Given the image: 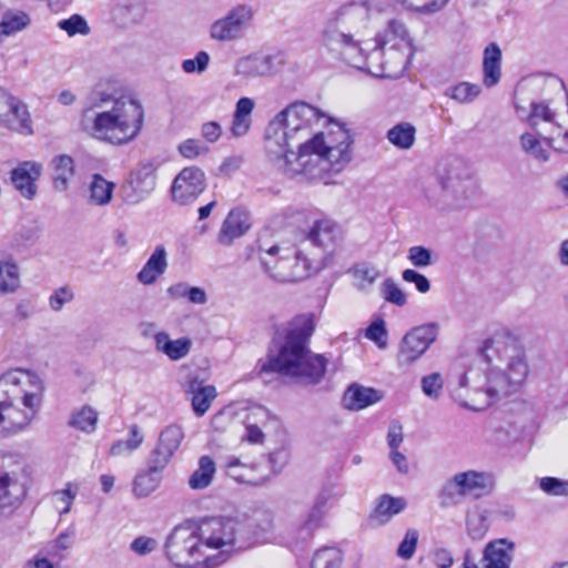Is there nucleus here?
I'll return each mask as SVG.
<instances>
[{
	"label": "nucleus",
	"instance_id": "nucleus-1",
	"mask_svg": "<svg viewBox=\"0 0 568 568\" xmlns=\"http://www.w3.org/2000/svg\"><path fill=\"white\" fill-rule=\"evenodd\" d=\"M483 356L490 364L481 383L477 372L469 371L458 379L454 398L464 407L483 410L519 389L527 379L529 367L526 354L510 335H497L485 343Z\"/></svg>",
	"mask_w": 568,
	"mask_h": 568
},
{
	"label": "nucleus",
	"instance_id": "nucleus-2",
	"mask_svg": "<svg viewBox=\"0 0 568 568\" xmlns=\"http://www.w3.org/2000/svg\"><path fill=\"white\" fill-rule=\"evenodd\" d=\"M314 314H301L278 329L273 343L275 352L270 353L262 371L274 372L302 385H317L322 382L327 359L313 353L310 338L315 329Z\"/></svg>",
	"mask_w": 568,
	"mask_h": 568
},
{
	"label": "nucleus",
	"instance_id": "nucleus-3",
	"mask_svg": "<svg viewBox=\"0 0 568 568\" xmlns=\"http://www.w3.org/2000/svg\"><path fill=\"white\" fill-rule=\"evenodd\" d=\"M321 118L320 111L305 102H294L268 122L264 133L267 162L291 179L298 176L301 146L311 140L312 128Z\"/></svg>",
	"mask_w": 568,
	"mask_h": 568
},
{
	"label": "nucleus",
	"instance_id": "nucleus-4",
	"mask_svg": "<svg viewBox=\"0 0 568 568\" xmlns=\"http://www.w3.org/2000/svg\"><path fill=\"white\" fill-rule=\"evenodd\" d=\"M144 111L141 103L130 95L119 97L94 90L90 104L83 111L81 125L91 136L111 144H125L138 136L142 129Z\"/></svg>",
	"mask_w": 568,
	"mask_h": 568
},
{
	"label": "nucleus",
	"instance_id": "nucleus-5",
	"mask_svg": "<svg viewBox=\"0 0 568 568\" xmlns=\"http://www.w3.org/2000/svg\"><path fill=\"white\" fill-rule=\"evenodd\" d=\"M43 381L28 371L17 369L0 377V434L13 435L31 424L39 413Z\"/></svg>",
	"mask_w": 568,
	"mask_h": 568
},
{
	"label": "nucleus",
	"instance_id": "nucleus-6",
	"mask_svg": "<svg viewBox=\"0 0 568 568\" xmlns=\"http://www.w3.org/2000/svg\"><path fill=\"white\" fill-rule=\"evenodd\" d=\"M371 2H348L332 11L321 30V44L334 59L362 69L364 53L357 38L371 18Z\"/></svg>",
	"mask_w": 568,
	"mask_h": 568
},
{
	"label": "nucleus",
	"instance_id": "nucleus-7",
	"mask_svg": "<svg viewBox=\"0 0 568 568\" xmlns=\"http://www.w3.org/2000/svg\"><path fill=\"white\" fill-rule=\"evenodd\" d=\"M352 135L344 125L333 123L326 132L312 135L311 140L301 146L298 176L301 181L323 179L331 171H341L351 161Z\"/></svg>",
	"mask_w": 568,
	"mask_h": 568
},
{
	"label": "nucleus",
	"instance_id": "nucleus-8",
	"mask_svg": "<svg viewBox=\"0 0 568 568\" xmlns=\"http://www.w3.org/2000/svg\"><path fill=\"white\" fill-rule=\"evenodd\" d=\"M476 191L470 169L455 158L440 164L435 182L425 189V196L429 205L439 211H458L469 204Z\"/></svg>",
	"mask_w": 568,
	"mask_h": 568
},
{
	"label": "nucleus",
	"instance_id": "nucleus-9",
	"mask_svg": "<svg viewBox=\"0 0 568 568\" xmlns=\"http://www.w3.org/2000/svg\"><path fill=\"white\" fill-rule=\"evenodd\" d=\"M253 253L263 272L278 283L302 281L310 275L311 270H320L324 266L312 265L311 260L303 252L290 246L258 242Z\"/></svg>",
	"mask_w": 568,
	"mask_h": 568
},
{
	"label": "nucleus",
	"instance_id": "nucleus-10",
	"mask_svg": "<svg viewBox=\"0 0 568 568\" xmlns=\"http://www.w3.org/2000/svg\"><path fill=\"white\" fill-rule=\"evenodd\" d=\"M169 559L178 567H192L201 562L206 568H214L226 561V551L210 555L206 552L196 523L176 526L165 542Z\"/></svg>",
	"mask_w": 568,
	"mask_h": 568
},
{
	"label": "nucleus",
	"instance_id": "nucleus-11",
	"mask_svg": "<svg viewBox=\"0 0 568 568\" xmlns=\"http://www.w3.org/2000/svg\"><path fill=\"white\" fill-rule=\"evenodd\" d=\"M200 537L203 539L206 552L209 550L226 551V559L232 554L241 523L232 517H210L197 523Z\"/></svg>",
	"mask_w": 568,
	"mask_h": 568
},
{
	"label": "nucleus",
	"instance_id": "nucleus-12",
	"mask_svg": "<svg viewBox=\"0 0 568 568\" xmlns=\"http://www.w3.org/2000/svg\"><path fill=\"white\" fill-rule=\"evenodd\" d=\"M253 18L254 10L251 6L239 4L211 24L210 37L221 42L239 40L251 27Z\"/></svg>",
	"mask_w": 568,
	"mask_h": 568
},
{
	"label": "nucleus",
	"instance_id": "nucleus-13",
	"mask_svg": "<svg viewBox=\"0 0 568 568\" xmlns=\"http://www.w3.org/2000/svg\"><path fill=\"white\" fill-rule=\"evenodd\" d=\"M386 44L387 41H382L367 57H364L361 70L366 69L369 73L379 78L395 79L400 77L406 69V55L395 49L394 45L385 50Z\"/></svg>",
	"mask_w": 568,
	"mask_h": 568
},
{
	"label": "nucleus",
	"instance_id": "nucleus-14",
	"mask_svg": "<svg viewBox=\"0 0 568 568\" xmlns=\"http://www.w3.org/2000/svg\"><path fill=\"white\" fill-rule=\"evenodd\" d=\"M437 334L438 325L435 323L416 326L407 332L399 344L398 366L407 367L418 361L436 341Z\"/></svg>",
	"mask_w": 568,
	"mask_h": 568
},
{
	"label": "nucleus",
	"instance_id": "nucleus-15",
	"mask_svg": "<svg viewBox=\"0 0 568 568\" xmlns=\"http://www.w3.org/2000/svg\"><path fill=\"white\" fill-rule=\"evenodd\" d=\"M206 189V174L195 165L186 166L174 178L171 186V199L179 205H189Z\"/></svg>",
	"mask_w": 568,
	"mask_h": 568
},
{
	"label": "nucleus",
	"instance_id": "nucleus-16",
	"mask_svg": "<svg viewBox=\"0 0 568 568\" xmlns=\"http://www.w3.org/2000/svg\"><path fill=\"white\" fill-rule=\"evenodd\" d=\"M494 486V476L490 473L467 470L455 474L444 486V491L450 496L480 497Z\"/></svg>",
	"mask_w": 568,
	"mask_h": 568
},
{
	"label": "nucleus",
	"instance_id": "nucleus-17",
	"mask_svg": "<svg viewBox=\"0 0 568 568\" xmlns=\"http://www.w3.org/2000/svg\"><path fill=\"white\" fill-rule=\"evenodd\" d=\"M0 124L20 134L32 133L27 106L3 89H0Z\"/></svg>",
	"mask_w": 568,
	"mask_h": 568
},
{
	"label": "nucleus",
	"instance_id": "nucleus-18",
	"mask_svg": "<svg viewBox=\"0 0 568 568\" xmlns=\"http://www.w3.org/2000/svg\"><path fill=\"white\" fill-rule=\"evenodd\" d=\"M156 174L152 162L141 163L130 174L128 185L123 187L124 201L129 204H138L144 201L155 189Z\"/></svg>",
	"mask_w": 568,
	"mask_h": 568
},
{
	"label": "nucleus",
	"instance_id": "nucleus-19",
	"mask_svg": "<svg viewBox=\"0 0 568 568\" xmlns=\"http://www.w3.org/2000/svg\"><path fill=\"white\" fill-rule=\"evenodd\" d=\"M305 241L322 253H331L343 241V231L329 219L317 220L308 230Z\"/></svg>",
	"mask_w": 568,
	"mask_h": 568
},
{
	"label": "nucleus",
	"instance_id": "nucleus-20",
	"mask_svg": "<svg viewBox=\"0 0 568 568\" xmlns=\"http://www.w3.org/2000/svg\"><path fill=\"white\" fill-rule=\"evenodd\" d=\"M42 169L39 162L24 161L11 171V182L26 199L31 200L37 194L36 181L41 176Z\"/></svg>",
	"mask_w": 568,
	"mask_h": 568
},
{
	"label": "nucleus",
	"instance_id": "nucleus-21",
	"mask_svg": "<svg viewBox=\"0 0 568 568\" xmlns=\"http://www.w3.org/2000/svg\"><path fill=\"white\" fill-rule=\"evenodd\" d=\"M251 227L247 213L241 210H232L224 220L219 233V242L222 245H231L235 239L244 235Z\"/></svg>",
	"mask_w": 568,
	"mask_h": 568
},
{
	"label": "nucleus",
	"instance_id": "nucleus-22",
	"mask_svg": "<svg viewBox=\"0 0 568 568\" xmlns=\"http://www.w3.org/2000/svg\"><path fill=\"white\" fill-rule=\"evenodd\" d=\"M168 265L166 250L163 245H158L136 274V280L143 285H151L165 273Z\"/></svg>",
	"mask_w": 568,
	"mask_h": 568
},
{
	"label": "nucleus",
	"instance_id": "nucleus-23",
	"mask_svg": "<svg viewBox=\"0 0 568 568\" xmlns=\"http://www.w3.org/2000/svg\"><path fill=\"white\" fill-rule=\"evenodd\" d=\"M235 71L246 79L270 75L273 72V58L264 54L244 57L237 61Z\"/></svg>",
	"mask_w": 568,
	"mask_h": 568
},
{
	"label": "nucleus",
	"instance_id": "nucleus-24",
	"mask_svg": "<svg viewBox=\"0 0 568 568\" xmlns=\"http://www.w3.org/2000/svg\"><path fill=\"white\" fill-rule=\"evenodd\" d=\"M382 399V395L378 390L364 387L362 385L353 384L351 385L343 397L344 406L351 410H361L376 404Z\"/></svg>",
	"mask_w": 568,
	"mask_h": 568
},
{
	"label": "nucleus",
	"instance_id": "nucleus-25",
	"mask_svg": "<svg viewBox=\"0 0 568 568\" xmlns=\"http://www.w3.org/2000/svg\"><path fill=\"white\" fill-rule=\"evenodd\" d=\"M514 545L506 539L489 542L484 551V568H509Z\"/></svg>",
	"mask_w": 568,
	"mask_h": 568
},
{
	"label": "nucleus",
	"instance_id": "nucleus-26",
	"mask_svg": "<svg viewBox=\"0 0 568 568\" xmlns=\"http://www.w3.org/2000/svg\"><path fill=\"white\" fill-rule=\"evenodd\" d=\"M21 285L20 268L11 255L0 252V295L13 294Z\"/></svg>",
	"mask_w": 568,
	"mask_h": 568
},
{
	"label": "nucleus",
	"instance_id": "nucleus-27",
	"mask_svg": "<svg viewBox=\"0 0 568 568\" xmlns=\"http://www.w3.org/2000/svg\"><path fill=\"white\" fill-rule=\"evenodd\" d=\"M187 393L192 396V408L197 416H203L217 396L213 385H203V382L196 378L190 381Z\"/></svg>",
	"mask_w": 568,
	"mask_h": 568
},
{
	"label": "nucleus",
	"instance_id": "nucleus-28",
	"mask_svg": "<svg viewBox=\"0 0 568 568\" xmlns=\"http://www.w3.org/2000/svg\"><path fill=\"white\" fill-rule=\"evenodd\" d=\"M270 422L278 423L275 417L271 416L267 409L263 407L253 408L247 416L245 439L251 444H262L264 442V433L257 423L266 427Z\"/></svg>",
	"mask_w": 568,
	"mask_h": 568
},
{
	"label": "nucleus",
	"instance_id": "nucleus-29",
	"mask_svg": "<svg viewBox=\"0 0 568 568\" xmlns=\"http://www.w3.org/2000/svg\"><path fill=\"white\" fill-rule=\"evenodd\" d=\"M52 181L57 191L63 192L69 187V181L74 175V161L70 155H57L51 161Z\"/></svg>",
	"mask_w": 568,
	"mask_h": 568
},
{
	"label": "nucleus",
	"instance_id": "nucleus-30",
	"mask_svg": "<svg viewBox=\"0 0 568 568\" xmlns=\"http://www.w3.org/2000/svg\"><path fill=\"white\" fill-rule=\"evenodd\" d=\"M26 495L23 485L16 475L0 474V507L13 506Z\"/></svg>",
	"mask_w": 568,
	"mask_h": 568
},
{
	"label": "nucleus",
	"instance_id": "nucleus-31",
	"mask_svg": "<svg viewBox=\"0 0 568 568\" xmlns=\"http://www.w3.org/2000/svg\"><path fill=\"white\" fill-rule=\"evenodd\" d=\"M501 51L496 43H490L484 51L483 69L484 84L488 88L496 85L500 80Z\"/></svg>",
	"mask_w": 568,
	"mask_h": 568
},
{
	"label": "nucleus",
	"instance_id": "nucleus-32",
	"mask_svg": "<svg viewBox=\"0 0 568 568\" xmlns=\"http://www.w3.org/2000/svg\"><path fill=\"white\" fill-rule=\"evenodd\" d=\"M162 479V473L146 466L145 469L136 474L133 480L132 491L138 498L148 497L159 488Z\"/></svg>",
	"mask_w": 568,
	"mask_h": 568
},
{
	"label": "nucleus",
	"instance_id": "nucleus-33",
	"mask_svg": "<svg viewBox=\"0 0 568 568\" xmlns=\"http://www.w3.org/2000/svg\"><path fill=\"white\" fill-rule=\"evenodd\" d=\"M406 500L402 497H393L389 495H383L371 515L372 520H376L378 524L384 525L390 520V518L406 508Z\"/></svg>",
	"mask_w": 568,
	"mask_h": 568
},
{
	"label": "nucleus",
	"instance_id": "nucleus-34",
	"mask_svg": "<svg viewBox=\"0 0 568 568\" xmlns=\"http://www.w3.org/2000/svg\"><path fill=\"white\" fill-rule=\"evenodd\" d=\"M114 183L104 179L101 174H93L89 184V201L93 205L104 206L112 200Z\"/></svg>",
	"mask_w": 568,
	"mask_h": 568
},
{
	"label": "nucleus",
	"instance_id": "nucleus-35",
	"mask_svg": "<svg viewBox=\"0 0 568 568\" xmlns=\"http://www.w3.org/2000/svg\"><path fill=\"white\" fill-rule=\"evenodd\" d=\"M144 438L142 429L136 424H133L129 427L128 438L113 443L110 454L112 456H129L142 446Z\"/></svg>",
	"mask_w": 568,
	"mask_h": 568
},
{
	"label": "nucleus",
	"instance_id": "nucleus-36",
	"mask_svg": "<svg viewBox=\"0 0 568 568\" xmlns=\"http://www.w3.org/2000/svg\"><path fill=\"white\" fill-rule=\"evenodd\" d=\"M354 280L357 290L364 291L371 287L379 277L378 268L369 262H359L354 264L348 271Z\"/></svg>",
	"mask_w": 568,
	"mask_h": 568
},
{
	"label": "nucleus",
	"instance_id": "nucleus-37",
	"mask_svg": "<svg viewBox=\"0 0 568 568\" xmlns=\"http://www.w3.org/2000/svg\"><path fill=\"white\" fill-rule=\"evenodd\" d=\"M215 470L214 460L210 456H202L199 460V468L189 478V486L195 490L209 487Z\"/></svg>",
	"mask_w": 568,
	"mask_h": 568
},
{
	"label": "nucleus",
	"instance_id": "nucleus-38",
	"mask_svg": "<svg viewBox=\"0 0 568 568\" xmlns=\"http://www.w3.org/2000/svg\"><path fill=\"white\" fill-rule=\"evenodd\" d=\"M329 498L331 494L326 490L317 495L310 513L307 514L306 519L301 526V528L306 530L308 535L321 526V523L326 514V506Z\"/></svg>",
	"mask_w": 568,
	"mask_h": 568
},
{
	"label": "nucleus",
	"instance_id": "nucleus-39",
	"mask_svg": "<svg viewBox=\"0 0 568 568\" xmlns=\"http://www.w3.org/2000/svg\"><path fill=\"white\" fill-rule=\"evenodd\" d=\"M539 136L555 151L568 153V128L565 129L561 124L555 122L551 123L550 128H540Z\"/></svg>",
	"mask_w": 568,
	"mask_h": 568
},
{
	"label": "nucleus",
	"instance_id": "nucleus-40",
	"mask_svg": "<svg viewBox=\"0 0 568 568\" xmlns=\"http://www.w3.org/2000/svg\"><path fill=\"white\" fill-rule=\"evenodd\" d=\"M416 129L408 122L394 125L387 132L388 141L398 149L408 150L415 142Z\"/></svg>",
	"mask_w": 568,
	"mask_h": 568
},
{
	"label": "nucleus",
	"instance_id": "nucleus-41",
	"mask_svg": "<svg viewBox=\"0 0 568 568\" xmlns=\"http://www.w3.org/2000/svg\"><path fill=\"white\" fill-rule=\"evenodd\" d=\"M184 437L183 428L180 425L171 424L161 430L156 445L174 456Z\"/></svg>",
	"mask_w": 568,
	"mask_h": 568
},
{
	"label": "nucleus",
	"instance_id": "nucleus-42",
	"mask_svg": "<svg viewBox=\"0 0 568 568\" xmlns=\"http://www.w3.org/2000/svg\"><path fill=\"white\" fill-rule=\"evenodd\" d=\"M97 424L98 413L93 407L89 405H84L79 410L73 412L69 422L71 427L88 434H91L95 430Z\"/></svg>",
	"mask_w": 568,
	"mask_h": 568
},
{
	"label": "nucleus",
	"instance_id": "nucleus-43",
	"mask_svg": "<svg viewBox=\"0 0 568 568\" xmlns=\"http://www.w3.org/2000/svg\"><path fill=\"white\" fill-rule=\"evenodd\" d=\"M168 294L173 298H187L190 303L204 305L207 294L202 287L190 286L186 283H176L168 288Z\"/></svg>",
	"mask_w": 568,
	"mask_h": 568
},
{
	"label": "nucleus",
	"instance_id": "nucleus-44",
	"mask_svg": "<svg viewBox=\"0 0 568 568\" xmlns=\"http://www.w3.org/2000/svg\"><path fill=\"white\" fill-rule=\"evenodd\" d=\"M528 124L539 135L540 128H550L555 123V113L549 109L548 104L544 102L531 103V112L527 119Z\"/></svg>",
	"mask_w": 568,
	"mask_h": 568
},
{
	"label": "nucleus",
	"instance_id": "nucleus-45",
	"mask_svg": "<svg viewBox=\"0 0 568 568\" xmlns=\"http://www.w3.org/2000/svg\"><path fill=\"white\" fill-rule=\"evenodd\" d=\"M31 22L29 14L23 11H8L3 14L0 22V33L10 36L27 28Z\"/></svg>",
	"mask_w": 568,
	"mask_h": 568
},
{
	"label": "nucleus",
	"instance_id": "nucleus-46",
	"mask_svg": "<svg viewBox=\"0 0 568 568\" xmlns=\"http://www.w3.org/2000/svg\"><path fill=\"white\" fill-rule=\"evenodd\" d=\"M140 0H123L114 9V18L122 24L136 22L142 17Z\"/></svg>",
	"mask_w": 568,
	"mask_h": 568
},
{
	"label": "nucleus",
	"instance_id": "nucleus-47",
	"mask_svg": "<svg viewBox=\"0 0 568 568\" xmlns=\"http://www.w3.org/2000/svg\"><path fill=\"white\" fill-rule=\"evenodd\" d=\"M481 92L478 84L469 82H460L445 90V95L456 100L458 103H470Z\"/></svg>",
	"mask_w": 568,
	"mask_h": 568
},
{
	"label": "nucleus",
	"instance_id": "nucleus-48",
	"mask_svg": "<svg viewBox=\"0 0 568 568\" xmlns=\"http://www.w3.org/2000/svg\"><path fill=\"white\" fill-rule=\"evenodd\" d=\"M521 150L538 162H547L549 154L546 149L542 148L539 139L530 132H525L519 138Z\"/></svg>",
	"mask_w": 568,
	"mask_h": 568
},
{
	"label": "nucleus",
	"instance_id": "nucleus-49",
	"mask_svg": "<svg viewBox=\"0 0 568 568\" xmlns=\"http://www.w3.org/2000/svg\"><path fill=\"white\" fill-rule=\"evenodd\" d=\"M343 556L333 547H325L314 554L311 568H341Z\"/></svg>",
	"mask_w": 568,
	"mask_h": 568
},
{
	"label": "nucleus",
	"instance_id": "nucleus-50",
	"mask_svg": "<svg viewBox=\"0 0 568 568\" xmlns=\"http://www.w3.org/2000/svg\"><path fill=\"white\" fill-rule=\"evenodd\" d=\"M226 474L229 477H231L232 479L240 484L257 486L264 483V480H256L251 478V468L242 464L239 459L230 460L226 464Z\"/></svg>",
	"mask_w": 568,
	"mask_h": 568
},
{
	"label": "nucleus",
	"instance_id": "nucleus-51",
	"mask_svg": "<svg viewBox=\"0 0 568 568\" xmlns=\"http://www.w3.org/2000/svg\"><path fill=\"white\" fill-rule=\"evenodd\" d=\"M58 27L65 31L69 37L77 34L87 36L90 33V27L82 16L73 14L68 19L60 20Z\"/></svg>",
	"mask_w": 568,
	"mask_h": 568
},
{
	"label": "nucleus",
	"instance_id": "nucleus-52",
	"mask_svg": "<svg viewBox=\"0 0 568 568\" xmlns=\"http://www.w3.org/2000/svg\"><path fill=\"white\" fill-rule=\"evenodd\" d=\"M468 535L474 540L484 538L488 530L487 518L483 513L476 511L467 516Z\"/></svg>",
	"mask_w": 568,
	"mask_h": 568
},
{
	"label": "nucleus",
	"instance_id": "nucleus-53",
	"mask_svg": "<svg viewBox=\"0 0 568 568\" xmlns=\"http://www.w3.org/2000/svg\"><path fill=\"white\" fill-rule=\"evenodd\" d=\"M407 260L410 264L418 268H424L434 263L433 252L422 245L412 246L407 252Z\"/></svg>",
	"mask_w": 568,
	"mask_h": 568
},
{
	"label": "nucleus",
	"instance_id": "nucleus-54",
	"mask_svg": "<svg viewBox=\"0 0 568 568\" xmlns=\"http://www.w3.org/2000/svg\"><path fill=\"white\" fill-rule=\"evenodd\" d=\"M418 542V532L416 529L409 528L406 530L404 539L397 548V556L404 560H409L415 555Z\"/></svg>",
	"mask_w": 568,
	"mask_h": 568
},
{
	"label": "nucleus",
	"instance_id": "nucleus-55",
	"mask_svg": "<svg viewBox=\"0 0 568 568\" xmlns=\"http://www.w3.org/2000/svg\"><path fill=\"white\" fill-rule=\"evenodd\" d=\"M444 386V379L439 373H432L422 378L423 393L432 398L438 399Z\"/></svg>",
	"mask_w": 568,
	"mask_h": 568
},
{
	"label": "nucleus",
	"instance_id": "nucleus-56",
	"mask_svg": "<svg viewBox=\"0 0 568 568\" xmlns=\"http://www.w3.org/2000/svg\"><path fill=\"white\" fill-rule=\"evenodd\" d=\"M172 458V454L164 450L163 448H160V446L155 444L154 448L150 452V455L146 460V466L163 474L164 469L169 466Z\"/></svg>",
	"mask_w": 568,
	"mask_h": 568
},
{
	"label": "nucleus",
	"instance_id": "nucleus-57",
	"mask_svg": "<svg viewBox=\"0 0 568 568\" xmlns=\"http://www.w3.org/2000/svg\"><path fill=\"white\" fill-rule=\"evenodd\" d=\"M382 293L385 301L395 305L403 306L407 302L405 293L392 278H387L383 282Z\"/></svg>",
	"mask_w": 568,
	"mask_h": 568
},
{
	"label": "nucleus",
	"instance_id": "nucleus-58",
	"mask_svg": "<svg viewBox=\"0 0 568 568\" xmlns=\"http://www.w3.org/2000/svg\"><path fill=\"white\" fill-rule=\"evenodd\" d=\"M178 149L180 154L189 160H193L209 153V148L197 139H187L183 141Z\"/></svg>",
	"mask_w": 568,
	"mask_h": 568
},
{
	"label": "nucleus",
	"instance_id": "nucleus-59",
	"mask_svg": "<svg viewBox=\"0 0 568 568\" xmlns=\"http://www.w3.org/2000/svg\"><path fill=\"white\" fill-rule=\"evenodd\" d=\"M74 293L69 286H61L53 291V293L49 296V306L52 311L59 312L63 308L65 304H69L73 301Z\"/></svg>",
	"mask_w": 568,
	"mask_h": 568
},
{
	"label": "nucleus",
	"instance_id": "nucleus-60",
	"mask_svg": "<svg viewBox=\"0 0 568 568\" xmlns=\"http://www.w3.org/2000/svg\"><path fill=\"white\" fill-rule=\"evenodd\" d=\"M539 487L546 494L551 496H568V481L556 477H544L539 481Z\"/></svg>",
	"mask_w": 568,
	"mask_h": 568
},
{
	"label": "nucleus",
	"instance_id": "nucleus-61",
	"mask_svg": "<svg viewBox=\"0 0 568 568\" xmlns=\"http://www.w3.org/2000/svg\"><path fill=\"white\" fill-rule=\"evenodd\" d=\"M75 495L77 491L71 489V484H68L64 489L54 493V505L60 515H65L71 510Z\"/></svg>",
	"mask_w": 568,
	"mask_h": 568
},
{
	"label": "nucleus",
	"instance_id": "nucleus-62",
	"mask_svg": "<svg viewBox=\"0 0 568 568\" xmlns=\"http://www.w3.org/2000/svg\"><path fill=\"white\" fill-rule=\"evenodd\" d=\"M192 341L189 337H181L171 341L170 346L165 349V355L172 361H179L185 357L191 349Z\"/></svg>",
	"mask_w": 568,
	"mask_h": 568
},
{
	"label": "nucleus",
	"instance_id": "nucleus-63",
	"mask_svg": "<svg viewBox=\"0 0 568 568\" xmlns=\"http://www.w3.org/2000/svg\"><path fill=\"white\" fill-rule=\"evenodd\" d=\"M366 337L384 349L387 347V329L383 320L373 322L366 329Z\"/></svg>",
	"mask_w": 568,
	"mask_h": 568
},
{
	"label": "nucleus",
	"instance_id": "nucleus-64",
	"mask_svg": "<svg viewBox=\"0 0 568 568\" xmlns=\"http://www.w3.org/2000/svg\"><path fill=\"white\" fill-rule=\"evenodd\" d=\"M210 55L205 51H200L194 59H187L182 62V69L186 73H202L206 70Z\"/></svg>",
	"mask_w": 568,
	"mask_h": 568
}]
</instances>
